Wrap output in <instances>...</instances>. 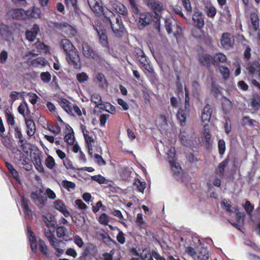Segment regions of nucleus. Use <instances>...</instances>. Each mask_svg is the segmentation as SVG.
Returning <instances> with one entry per match:
<instances>
[{
	"label": "nucleus",
	"mask_w": 260,
	"mask_h": 260,
	"mask_svg": "<svg viewBox=\"0 0 260 260\" xmlns=\"http://www.w3.org/2000/svg\"><path fill=\"white\" fill-rule=\"evenodd\" d=\"M105 22L110 24L114 36L117 38H121L126 34L125 29L122 24L120 17L105 18Z\"/></svg>",
	"instance_id": "nucleus-2"
},
{
	"label": "nucleus",
	"mask_w": 260,
	"mask_h": 260,
	"mask_svg": "<svg viewBox=\"0 0 260 260\" xmlns=\"http://www.w3.org/2000/svg\"><path fill=\"white\" fill-rule=\"evenodd\" d=\"M95 29H96L100 44L104 47L108 48V39L105 29L97 27H95Z\"/></svg>",
	"instance_id": "nucleus-13"
},
{
	"label": "nucleus",
	"mask_w": 260,
	"mask_h": 260,
	"mask_svg": "<svg viewBox=\"0 0 260 260\" xmlns=\"http://www.w3.org/2000/svg\"><path fill=\"white\" fill-rule=\"evenodd\" d=\"M88 5L95 13H100L102 11V6L101 0H87Z\"/></svg>",
	"instance_id": "nucleus-22"
},
{
	"label": "nucleus",
	"mask_w": 260,
	"mask_h": 260,
	"mask_svg": "<svg viewBox=\"0 0 260 260\" xmlns=\"http://www.w3.org/2000/svg\"><path fill=\"white\" fill-rule=\"evenodd\" d=\"M207 15L208 17L213 18L214 17L216 13V10L215 8L213 6H209L207 8Z\"/></svg>",
	"instance_id": "nucleus-60"
},
{
	"label": "nucleus",
	"mask_w": 260,
	"mask_h": 260,
	"mask_svg": "<svg viewBox=\"0 0 260 260\" xmlns=\"http://www.w3.org/2000/svg\"><path fill=\"white\" fill-rule=\"evenodd\" d=\"M45 165L46 167L50 169L53 170L56 166V163L54 159L51 155H48L45 160Z\"/></svg>",
	"instance_id": "nucleus-38"
},
{
	"label": "nucleus",
	"mask_w": 260,
	"mask_h": 260,
	"mask_svg": "<svg viewBox=\"0 0 260 260\" xmlns=\"http://www.w3.org/2000/svg\"><path fill=\"white\" fill-rule=\"evenodd\" d=\"M31 63L35 67H38L39 66H45L47 64L48 62L44 58L38 57L32 60Z\"/></svg>",
	"instance_id": "nucleus-42"
},
{
	"label": "nucleus",
	"mask_w": 260,
	"mask_h": 260,
	"mask_svg": "<svg viewBox=\"0 0 260 260\" xmlns=\"http://www.w3.org/2000/svg\"><path fill=\"white\" fill-rule=\"evenodd\" d=\"M50 244L55 250L56 252L55 254L57 256H60L64 253L66 243L62 241L56 239L51 242Z\"/></svg>",
	"instance_id": "nucleus-14"
},
{
	"label": "nucleus",
	"mask_w": 260,
	"mask_h": 260,
	"mask_svg": "<svg viewBox=\"0 0 260 260\" xmlns=\"http://www.w3.org/2000/svg\"><path fill=\"white\" fill-rule=\"evenodd\" d=\"M66 55L70 64L73 65L76 68L80 66V58L76 49L71 51L69 53H67Z\"/></svg>",
	"instance_id": "nucleus-10"
},
{
	"label": "nucleus",
	"mask_w": 260,
	"mask_h": 260,
	"mask_svg": "<svg viewBox=\"0 0 260 260\" xmlns=\"http://www.w3.org/2000/svg\"><path fill=\"white\" fill-rule=\"evenodd\" d=\"M45 235L48 239L50 243L56 239L50 230H45Z\"/></svg>",
	"instance_id": "nucleus-63"
},
{
	"label": "nucleus",
	"mask_w": 260,
	"mask_h": 260,
	"mask_svg": "<svg viewBox=\"0 0 260 260\" xmlns=\"http://www.w3.org/2000/svg\"><path fill=\"white\" fill-rule=\"evenodd\" d=\"M36 46L38 48V49L43 51L45 53L49 51V47L45 45L44 43L38 42L36 43Z\"/></svg>",
	"instance_id": "nucleus-57"
},
{
	"label": "nucleus",
	"mask_w": 260,
	"mask_h": 260,
	"mask_svg": "<svg viewBox=\"0 0 260 260\" xmlns=\"http://www.w3.org/2000/svg\"><path fill=\"white\" fill-rule=\"evenodd\" d=\"M136 223L140 228L145 229L146 227V223L143 219L142 213H138L137 214Z\"/></svg>",
	"instance_id": "nucleus-43"
},
{
	"label": "nucleus",
	"mask_w": 260,
	"mask_h": 260,
	"mask_svg": "<svg viewBox=\"0 0 260 260\" xmlns=\"http://www.w3.org/2000/svg\"><path fill=\"white\" fill-rule=\"evenodd\" d=\"M176 28L177 30L174 34L177 39V41L178 42H180L182 39V28L179 26H177Z\"/></svg>",
	"instance_id": "nucleus-61"
},
{
	"label": "nucleus",
	"mask_w": 260,
	"mask_h": 260,
	"mask_svg": "<svg viewBox=\"0 0 260 260\" xmlns=\"http://www.w3.org/2000/svg\"><path fill=\"white\" fill-rule=\"evenodd\" d=\"M229 164V159H225L221 161L216 169V173L219 177H222L224 175V169Z\"/></svg>",
	"instance_id": "nucleus-31"
},
{
	"label": "nucleus",
	"mask_w": 260,
	"mask_h": 260,
	"mask_svg": "<svg viewBox=\"0 0 260 260\" xmlns=\"http://www.w3.org/2000/svg\"><path fill=\"white\" fill-rule=\"evenodd\" d=\"M247 70L252 77L258 78L260 77V64L258 62L249 64Z\"/></svg>",
	"instance_id": "nucleus-15"
},
{
	"label": "nucleus",
	"mask_w": 260,
	"mask_h": 260,
	"mask_svg": "<svg viewBox=\"0 0 260 260\" xmlns=\"http://www.w3.org/2000/svg\"><path fill=\"white\" fill-rule=\"evenodd\" d=\"M135 185L137 186V188L141 192H143L144 190L146 187V183L145 182H142L139 179L135 180Z\"/></svg>",
	"instance_id": "nucleus-55"
},
{
	"label": "nucleus",
	"mask_w": 260,
	"mask_h": 260,
	"mask_svg": "<svg viewBox=\"0 0 260 260\" xmlns=\"http://www.w3.org/2000/svg\"><path fill=\"white\" fill-rule=\"evenodd\" d=\"M129 3L131 5L133 16L135 18L136 17H137L138 15L139 16V9L137 6V5L135 1H133L131 0V2H129Z\"/></svg>",
	"instance_id": "nucleus-46"
},
{
	"label": "nucleus",
	"mask_w": 260,
	"mask_h": 260,
	"mask_svg": "<svg viewBox=\"0 0 260 260\" xmlns=\"http://www.w3.org/2000/svg\"><path fill=\"white\" fill-rule=\"evenodd\" d=\"M30 198L40 208H43L47 201V198L45 196L43 190L41 188L32 191L30 194Z\"/></svg>",
	"instance_id": "nucleus-4"
},
{
	"label": "nucleus",
	"mask_w": 260,
	"mask_h": 260,
	"mask_svg": "<svg viewBox=\"0 0 260 260\" xmlns=\"http://www.w3.org/2000/svg\"><path fill=\"white\" fill-rule=\"evenodd\" d=\"M59 104L61 107L68 113L72 111V107L71 103L66 99H61L59 101Z\"/></svg>",
	"instance_id": "nucleus-37"
},
{
	"label": "nucleus",
	"mask_w": 260,
	"mask_h": 260,
	"mask_svg": "<svg viewBox=\"0 0 260 260\" xmlns=\"http://www.w3.org/2000/svg\"><path fill=\"white\" fill-rule=\"evenodd\" d=\"M39 31V26L37 24H34L31 30H27L25 32L27 40L29 42L34 41Z\"/></svg>",
	"instance_id": "nucleus-20"
},
{
	"label": "nucleus",
	"mask_w": 260,
	"mask_h": 260,
	"mask_svg": "<svg viewBox=\"0 0 260 260\" xmlns=\"http://www.w3.org/2000/svg\"><path fill=\"white\" fill-rule=\"evenodd\" d=\"M28 100L32 104L35 105L36 104L38 99H39L38 96L34 93H28Z\"/></svg>",
	"instance_id": "nucleus-64"
},
{
	"label": "nucleus",
	"mask_w": 260,
	"mask_h": 260,
	"mask_svg": "<svg viewBox=\"0 0 260 260\" xmlns=\"http://www.w3.org/2000/svg\"><path fill=\"white\" fill-rule=\"evenodd\" d=\"M82 53L87 58H94L95 56V53L92 47L87 43H83L82 44Z\"/></svg>",
	"instance_id": "nucleus-21"
},
{
	"label": "nucleus",
	"mask_w": 260,
	"mask_h": 260,
	"mask_svg": "<svg viewBox=\"0 0 260 260\" xmlns=\"http://www.w3.org/2000/svg\"><path fill=\"white\" fill-rule=\"evenodd\" d=\"M8 57V53L5 51H2L0 53V63L5 64Z\"/></svg>",
	"instance_id": "nucleus-62"
},
{
	"label": "nucleus",
	"mask_w": 260,
	"mask_h": 260,
	"mask_svg": "<svg viewBox=\"0 0 260 260\" xmlns=\"http://www.w3.org/2000/svg\"><path fill=\"white\" fill-rule=\"evenodd\" d=\"M192 19L197 27L201 28L204 26V16L201 12L195 11L192 15Z\"/></svg>",
	"instance_id": "nucleus-17"
},
{
	"label": "nucleus",
	"mask_w": 260,
	"mask_h": 260,
	"mask_svg": "<svg viewBox=\"0 0 260 260\" xmlns=\"http://www.w3.org/2000/svg\"><path fill=\"white\" fill-rule=\"evenodd\" d=\"M95 108H99L105 110L108 112L112 113L115 111V107L109 103H103L101 104H98Z\"/></svg>",
	"instance_id": "nucleus-32"
},
{
	"label": "nucleus",
	"mask_w": 260,
	"mask_h": 260,
	"mask_svg": "<svg viewBox=\"0 0 260 260\" xmlns=\"http://www.w3.org/2000/svg\"><path fill=\"white\" fill-rule=\"evenodd\" d=\"M141 255L143 258V260H166V259L161 257L157 252L154 251H150L148 249L143 250L141 253Z\"/></svg>",
	"instance_id": "nucleus-11"
},
{
	"label": "nucleus",
	"mask_w": 260,
	"mask_h": 260,
	"mask_svg": "<svg viewBox=\"0 0 260 260\" xmlns=\"http://www.w3.org/2000/svg\"><path fill=\"white\" fill-rule=\"evenodd\" d=\"M220 41L221 46L226 50L233 48L235 43L234 37L229 32L223 33Z\"/></svg>",
	"instance_id": "nucleus-6"
},
{
	"label": "nucleus",
	"mask_w": 260,
	"mask_h": 260,
	"mask_svg": "<svg viewBox=\"0 0 260 260\" xmlns=\"http://www.w3.org/2000/svg\"><path fill=\"white\" fill-rule=\"evenodd\" d=\"M25 123L27 127V134L29 137L34 135L36 131V125L32 120H26Z\"/></svg>",
	"instance_id": "nucleus-30"
},
{
	"label": "nucleus",
	"mask_w": 260,
	"mask_h": 260,
	"mask_svg": "<svg viewBox=\"0 0 260 260\" xmlns=\"http://www.w3.org/2000/svg\"><path fill=\"white\" fill-rule=\"evenodd\" d=\"M146 5L153 10L155 14L158 16L163 10L162 4L157 0H145Z\"/></svg>",
	"instance_id": "nucleus-8"
},
{
	"label": "nucleus",
	"mask_w": 260,
	"mask_h": 260,
	"mask_svg": "<svg viewBox=\"0 0 260 260\" xmlns=\"http://www.w3.org/2000/svg\"><path fill=\"white\" fill-rule=\"evenodd\" d=\"M76 78L78 82L80 83H83L85 81H87L89 79L87 74L84 72L78 73L76 75Z\"/></svg>",
	"instance_id": "nucleus-47"
},
{
	"label": "nucleus",
	"mask_w": 260,
	"mask_h": 260,
	"mask_svg": "<svg viewBox=\"0 0 260 260\" xmlns=\"http://www.w3.org/2000/svg\"><path fill=\"white\" fill-rule=\"evenodd\" d=\"M91 179L100 184H106L107 182L106 179L100 175L93 176L91 177Z\"/></svg>",
	"instance_id": "nucleus-51"
},
{
	"label": "nucleus",
	"mask_w": 260,
	"mask_h": 260,
	"mask_svg": "<svg viewBox=\"0 0 260 260\" xmlns=\"http://www.w3.org/2000/svg\"><path fill=\"white\" fill-rule=\"evenodd\" d=\"M222 207L230 214L236 213V221H231L230 223L236 228L241 230L244 223L245 214L240 212L235 206H232L229 200H223L221 202Z\"/></svg>",
	"instance_id": "nucleus-1"
},
{
	"label": "nucleus",
	"mask_w": 260,
	"mask_h": 260,
	"mask_svg": "<svg viewBox=\"0 0 260 260\" xmlns=\"http://www.w3.org/2000/svg\"><path fill=\"white\" fill-rule=\"evenodd\" d=\"M188 112V110L185 108L184 110L180 109L178 111L177 116L181 125L185 123Z\"/></svg>",
	"instance_id": "nucleus-35"
},
{
	"label": "nucleus",
	"mask_w": 260,
	"mask_h": 260,
	"mask_svg": "<svg viewBox=\"0 0 260 260\" xmlns=\"http://www.w3.org/2000/svg\"><path fill=\"white\" fill-rule=\"evenodd\" d=\"M13 35V28L4 23H0V36L5 40H10Z\"/></svg>",
	"instance_id": "nucleus-12"
},
{
	"label": "nucleus",
	"mask_w": 260,
	"mask_h": 260,
	"mask_svg": "<svg viewBox=\"0 0 260 260\" xmlns=\"http://www.w3.org/2000/svg\"><path fill=\"white\" fill-rule=\"evenodd\" d=\"M96 79L99 82L100 86L103 87L106 85V80L103 74L99 73L96 75Z\"/></svg>",
	"instance_id": "nucleus-49"
},
{
	"label": "nucleus",
	"mask_w": 260,
	"mask_h": 260,
	"mask_svg": "<svg viewBox=\"0 0 260 260\" xmlns=\"http://www.w3.org/2000/svg\"><path fill=\"white\" fill-rule=\"evenodd\" d=\"M212 111L210 105H206L203 110L201 119L203 122L209 121L211 116Z\"/></svg>",
	"instance_id": "nucleus-25"
},
{
	"label": "nucleus",
	"mask_w": 260,
	"mask_h": 260,
	"mask_svg": "<svg viewBox=\"0 0 260 260\" xmlns=\"http://www.w3.org/2000/svg\"><path fill=\"white\" fill-rule=\"evenodd\" d=\"M81 127L87 147H92V144L94 142L93 138L89 135V132L86 130L84 125H82Z\"/></svg>",
	"instance_id": "nucleus-28"
},
{
	"label": "nucleus",
	"mask_w": 260,
	"mask_h": 260,
	"mask_svg": "<svg viewBox=\"0 0 260 260\" xmlns=\"http://www.w3.org/2000/svg\"><path fill=\"white\" fill-rule=\"evenodd\" d=\"M151 16L150 13L145 12L140 13L137 21L138 28L141 29H143L151 23Z\"/></svg>",
	"instance_id": "nucleus-7"
},
{
	"label": "nucleus",
	"mask_w": 260,
	"mask_h": 260,
	"mask_svg": "<svg viewBox=\"0 0 260 260\" xmlns=\"http://www.w3.org/2000/svg\"><path fill=\"white\" fill-rule=\"evenodd\" d=\"M226 61V56L221 53L215 54L213 57V63H218V62H224Z\"/></svg>",
	"instance_id": "nucleus-39"
},
{
	"label": "nucleus",
	"mask_w": 260,
	"mask_h": 260,
	"mask_svg": "<svg viewBox=\"0 0 260 260\" xmlns=\"http://www.w3.org/2000/svg\"><path fill=\"white\" fill-rule=\"evenodd\" d=\"M112 8L120 14L123 16H126L127 14V10L126 7L119 2L114 3L112 4Z\"/></svg>",
	"instance_id": "nucleus-27"
},
{
	"label": "nucleus",
	"mask_w": 260,
	"mask_h": 260,
	"mask_svg": "<svg viewBox=\"0 0 260 260\" xmlns=\"http://www.w3.org/2000/svg\"><path fill=\"white\" fill-rule=\"evenodd\" d=\"M250 19L254 30H256L259 27V19L257 14L251 13L250 14Z\"/></svg>",
	"instance_id": "nucleus-40"
},
{
	"label": "nucleus",
	"mask_w": 260,
	"mask_h": 260,
	"mask_svg": "<svg viewBox=\"0 0 260 260\" xmlns=\"http://www.w3.org/2000/svg\"><path fill=\"white\" fill-rule=\"evenodd\" d=\"M219 72L223 78L224 80H227L230 77V71L228 68L224 66H220L219 68Z\"/></svg>",
	"instance_id": "nucleus-44"
},
{
	"label": "nucleus",
	"mask_w": 260,
	"mask_h": 260,
	"mask_svg": "<svg viewBox=\"0 0 260 260\" xmlns=\"http://www.w3.org/2000/svg\"><path fill=\"white\" fill-rule=\"evenodd\" d=\"M170 165L173 172L174 177L178 181H183V172L179 164L176 160H171Z\"/></svg>",
	"instance_id": "nucleus-9"
},
{
	"label": "nucleus",
	"mask_w": 260,
	"mask_h": 260,
	"mask_svg": "<svg viewBox=\"0 0 260 260\" xmlns=\"http://www.w3.org/2000/svg\"><path fill=\"white\" fill-rule=\"evenodd\" d=\"M218 152L220 155H222L225 150V143L223 139L219 140L218 143Z\"/></svg>",
	"instance_id": "nucleus-56"
},
{
	"label": "nucleus",
	"mask_w": 260,
	"mask_h": 260,
	"mask_svg": "<svg viewBox=\"0 0 260 260\" xmlns=\"http://www.w3.org/2000/svg\"><path fill=\"white\" fill-rule=\"evenodd\" d=\"M141 52V55L140 58L139 59L140 63L143 65L145 69L148 70L149 72H151L152 69L150 68L149 65L148 63V61L146 59V57L144 54L143 52Z\"/></svg>",
	"instance_id": "nucleus-41"
},
{
	"label": "nucleus",
	"mask_w": 260,
	"mask_h": 260,
	"mask_svg": "<svg viewBox=\"0 0 260 260\" xmlns=\"http://www.w3.org/2000/svg\"><path fill=\"white\" fill-rule=\"evenodd\" d=\"M28 202V201L26 200L24 197H21V206L23 208L25 214L28 216H31L32 215V211L29 208Z\"/></svg>",
	"instance_id": "nucleus-34"
},
{
	"label": "nucleus",
	"mask_w": 260,
	"mask_h": 260,
	"mask_svg": "<svg viewBox=\"0 0 260 260\" xmlns=\"http://www.w3.org/2000/svg\"><path fill=\"white\" fill-rule=\"evenodd\" d=\"M42 81L45 83L49 82L51 79V76L48 72H42L40 75Z\"/></svg>",
	"instance_id": "nucleus-50"
},
{
	"label": "nucleus",
	"mask_w": 260,
	"mask_h": 260,
	"mask_svg": "<svg viewBox=\"0 0 260 260\" xmlns=\"http://www.w3.org/2000/svg\"><path fill=\"white\" fill-rule=\"evenodd\" d=\"M43 220L48 228H54L56 224L55 217L50 213L43 216Z\"/></svg>",
	"instance_id": "nucleus-23"
},
{
	"label": "nucleus",
	"mask_w": 260,
	"mask_h": 260,
	"mask_svg": "<svg viewBox=\"0 0 260 260\" xmlns=\"http://www.w3.org/2000/svg\"><path fill=\"white\" fill-rule=\"evenodd\" d=\"M165 151L169 162H171V160H176L175 150L174 147H167L165 149Z\"/></svg>",
	"instance_id": "nucleus-36"
},
{
	"label": "nucleus",
	"mask_w": 260,
	"mask_h": 260,
	"mask_svg": "<svg viewBox=\"0 0 260 260\" xmlns=\"http://www.w3.org/2000/svg\"><path fill=\"white\" fill-rule=\"evenodd\" d=\"M193 138L186 135V133L181 131L180 141L183 145L186 146H190L192 143Z\"/></svg>",
	"instance_id": "nucleus-24"
},
{
	"label": "nucleus",
	"mask_w": 260,
	"mask_h": 260,
	"mask_svg": "<svg viewBox=\"0 0 260 260\" xmlns=\"http://www.w3.org/2000/svg\"><path fill=\"white\" fill-rule=\"evenodd\" d=\"M60 47L66 54L69 53L71 51L75 49L71 42L68 39H63L60 42Z\"/></svg>",
	"instance_id": "nucleus-26"
},
{
	"label": "nucleus",
	"mask_w": 260,
	"mask_h": 260,
	"mask_svg": "<svg viewBox=\"0 0 260 260\" xmlns=\"http://www.w3.org/2000/svg\"><path fill=\"white\" fill-rule=\"evenodd\" d=\"M222 107L224 112L226 113L231 110L232 108V103L230 100L224 99L222 102Z\"/></svg>",
	"instance_id": "nucleus-45"
},
{
	"label": "nucleus",
	"mask_w": 260,
	"mask_h": 260,
	"mask_svg": "<svg viewBox=\"0 0 260 260\" xmlns=\"http://www.w3.org/2000/svg\"><path fill=\"white\" fill-rule=\"evenodd\" d=\"M26 19L35 18L40 19L41 18L42 12L40 8L34 7L26 11Z\"/></svg>",
	"instance_id": "nucleus-19"
},
{
	"label": "nucleus",
	"mask_w": 260,
	"mask_h": 260,
	"mask_svg": "<svg viewBox=\"0 0 260 260\" xmlns=\"http://www.w3.org/2000/svg\"><path fill=\"white\" fill-rule=\"evenodd\" d=\"M64 141L69 145H74L75 137L73 133L67 134L64 137Z\"/></svg>",
	"instance_id": "nucleus-52"
},
{
	"label": "nucleus",
	"mask_w": 260,
	"mask_h": 260,
	"mask_svg": "<svg viewBox=\"0 0 260 260\" xmlns=\"http://www.w3.org/2000/svg\"><path fill=\"white\" fill-rule=\"evenodd\" d=\"M27 236L29 239L32 250L34 252L36 251L38 246H39L42 253L46 255L48 253V247L45 242L41 240H40L38 242L37 241V239L35 236L34 233L31 231L30 227L28 226L27 228Z\"/></svg>",
	"instance_id": "nucleus-3"
},
{
	"label": "nucleus",
	"mask_w": 260,
	"mask_h": 260,
	"mask_svg": "<svg viewBox=\"0 0 260 260\" xmlns=\"http://www.w3.org/2000/svg\"><path fill=\"white\" fill-rule=\"evenodd\" d=\"M91 101L96 104V106L98 104H101V103H103L102 102V98L101 95L97 93H93L91 96Z\"/></svg>",
	"instance_id": "nucleus-54"
},
{
	"label": "nucleus",
	"mask_w": 260,
	"mask_h": 260,
	"mask_svg": "<svg viewBox=\"0 0 260 260\" xmlns=\"http://www.w3.org/2000/svg\"><path fill=\"white\" fill-rule=\"evenodd\" d=\"M186 252L194 260H208L209 258L208 250L204 247H201L196 252L192 247H188L186 249Z\"/></svg>",
	"instance_id": "nucleus-5"
},
{
	"label": "nucleus",
	"mask_w": 260,
	"mask_h": 260,
	"mask_svg": "<svg viewBox=\"0 0 260 260\" xmlns=\"http://www.w3.org/2000/svg\"><path fill=\"white\" fill-rule=\"evenodd\" d=\"M53 204L54 208L61 212L65 217H67L70 216V213L67 209L66 206L62 200H57Z\"/></svg>",
	"instance_id": "nucleus-18"
},
{
	"label": "nucleus",
	"mask_w": 260,
	"mask_h": 260,
	"mask_svg": "<svg viewBox=\"0 0 260 260\" xmlns=\"http://www.w3.org/2000/svg\"><path fill=\"white\" fill-rule=\"evenodd\" d=\"M61 28L62 31L69 37H73L76 34V29L71 25L63 23L61 25Z\"/></svg>",
	"instance_id": "nucleus-29"
},
{
	"label": "nucleus",
	"mask_w": 260,
	"mask_h": 260,
	"mask_svg": "<svg viewBox=\"0 0 260 260\" xmlns=\"http://www.w3.org/2000/svg\"><path fill=\"white\" fill-rule=\"evenodd\" d=\"M57 235L59 238H63L67 235V230L62 226H59L56 229Z\"/></svg>",
	"instance_id": "nucleus-48"
},
{
	"label": "nucleus",
	"mask_w": 260,
	"mask_h": 260,
	"mask_svg": "<svg viewBox=\"0 0 260 260\" xmlns=\"http://www.w3.org/2000/svg\"><path fill=\"white\" fill-rule=\"evenodd\" d=\"M199 60L203 64L209 66L213 63V57L207 54H203L200 55Z\"/></svg>",
	"instance_id": "nucleus-33"
},
{
	"label": "nucleus",
	"mask_w": 260,
	"mask_h": 260,
	"mask_svg": "<svg viewBox=\"0 0 260 260\" xmlns=\"http://www.w3.org/2000/svg\"><path fill=\"white\" fill-rule=\"evenodd\" d=\"M36 46L38 48V49L43 51L45 53L49 51V47L45 45L44 43L38 42L36 43Z\"/></svg>",
	"instance_id": "nucleus-58"
},
{
	"label": "nucleus",
	"mask_w": 260,
	"mask_h": 260,
	"mask_svg": "<svg viewBox=\"0 0 260 260\" xmlns=\"http://www.w3.org/2000/svg\"><path fill=\"white\" fill-rule=\"evenodd\" d=\"M244 208L247 214L249 216H251V213L254 209V207L249 201H246L245 205L244 206Z\"/></svg>",
	"instance_id": "nucleus-53"
},
{
	"label": "nucleus",
	"mask_w": 260,
	"mask_h": 260,
	"mask_svg": "<svg viewBox=\"0 0 260 260\" xmlns=\"http://www.w3.org/2000/svg\"><path fill=\"white\" fill-rule=\"evenodd\" d=\"M62 185L67 190H70L71 189L75 188L76 185L74 182L64 180L62 182Z\"/></svg>",
	"instance_id": "nucleus-59"
},
{
	"label": "nucleus",
	"mask_w": 260,
	"mask_h": 260,
	"mask_svg": "<svg viewBox=\"0 0 260 260\" xmlns=\"http://www.w3.org/2000/svg\"><path fill=\"white\" fill-rule=\"evenodd\" d=\"M9 15L15 19H26V11L22 9H16L10 10Z\"/></svg>",
	"instance_id": "nucleus-16"
}]
</instances>
